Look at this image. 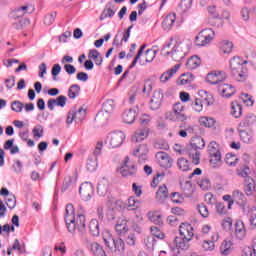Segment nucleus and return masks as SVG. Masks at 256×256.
Segmentation results:
<instances>
[{
    "label": "nucleus",
    "instance_id": "obj_2",
    "mask_svg": "<svg viewBox=\"0 0 256 256\" xmlns=\"http://www.w3.org/2000/svg\"><path fill=\"white\" fill-rule=\"evenodd\" d=\"M244 65H247V61L241 59L239 56H234L230 60L232 77L239 83H245V80L249 77V70Z\"/></svg>",
    "mask_w": 256,
    "mask_h": 256
},
{
    "label": "nucleus",
    "instance_id": "obj_36",
    "mask_svg": "<svg viewBox=\"0 0 256 256\" xmlns=\"http://www.w3.org/2000/svg\"><path fill=\"white\" fill-rule=\"evenodd\" d=\"M233 201L238 203L239 205H245L247 203V198L245 197V194L243 192L236 190L232 194Z\"/></svg>",
    "mask_w": 256,
    "mask_h": 256
},
{
    "label": "nucleus",
    "instance_id": "obj_31",
    "mask_svg": "<svg viewBox=\"0 0 256 256\" xmlns=\"http://www.w3.org/2000/svg\"><path fill=\"white\" fill-rule=\"evenodd\" d=\"M111 7H113V2H108L102 14L100 15V21L107 19V17L111 18L115 15V11Z\"/></svg>",
    "mask_w": 256,
    "mask_h": 256
},
{
    "label": "nucleus",
    "instance_id": "obj_46",
    "mask_svg": "<svg viewBox=\"0 0 256 256\" xmlns=\"http://www.w3.org/2000/svg\"><path fill=\"white\" fill-rule=\"evenodd\" d=\"M191 107L196 113H201L203 111V100L195 98L192 100Z\"/></svg>",
    "mask_w": 256,
    "mask_h": 256
},
{
    "label": "nucleus",
    "instance_id": "obj_12",
    "mask_svg": "<svg viewBox=\"0 0 256 256\" xmlns=\"http://www.w3.org/2000/svg\"><path fill=\"white\" fill-rule=\"evenodd\" d=\"M80 196L82 197L83 201H89L93 197L94 189L93 184L91 182H84L81 184L79 188Z\"/></svg>",
    "mask_w": 256,
    "mask_h": 256
},
{
    "label": "nucleus",
    "instance_id": "obj_5",
    "mask_svg": "<svg viewBox=\"0 0 256 256\" xmlns=\"http://www.w3.org/2000/svg\"><path fill=\"white\" fill-rule=\"evenodd\" d=\"M215 37V32L211 28H206L202 30L195 39V45L197 47H205V45H209L211 41H213Z\"/></svg>",
    "mask_w": 256,
    "mask_h": 256
},
{
    "label": "nucleus",
    "instance_id": "obj_14",
    "mask_svg": "<svg viewBox=\"0 0 256 256\" xmlns=\"http://www.w3.org/2000/svg\"><path fill=\"white\" fill-rule=\"evenodd\" d=\"M186 153L194 165H199V163H201V150L188 144L186 146Z\"/></svg>",
    "mask_w": 256,
    "mask_h": 256
},
{
    "label": "nucleus",
    "instance_id": "obj_22",
    "mask_svg": "<svg viewBox=\"0 0 256 256\" xmlns=\"http://www.w3.org/2000/svg\"><path fill=\"white\" fill-rule=\"evenodd\" d=\"M256 123V116L254 114L247 115L239 124L240 129H249Z\"/></svg>",
    "mask_w": 256,
    "mask_h": 256
},
{
    "label": "nucleus",
    "instance_id": "obj_20",
    "mask_svg": "<svg viewBox=\"0 0 256 256\" xmlns=\"http://www.w3.org/2000/svg\"><path fill=\"white\" fill-rule=\"evenodd\" d=\"M219 93L222 95V97H231L232 95H235V87L231 84H220L218 87Z\"/></svg>",
    "mask_w": 256,
    "mask_h": 256
},
{
    "label": "nucleus",
    "instance_id": "obj_30",
    "mask_svg": "<svg viewBox=\"0 0 256 256\" xmlns=\"http://www.w3.org/2000/svg\"><path fill=\"white\" fill-rule=\"evenodd\" d=\"M188 145L194 147V149H198V151H201V149H205V140L201 136H197L192 138Z\"/></svg>",
    "mask_w": 256,
    "mask_h": 256
},
{
    "label": "nucleus",
    "instance_id": "obj_13",
    "mask_svg": "<svg viewBox=\"0 0 256 256\" xmlns=\"http://www.w3.org/2000/svg\"><path fill=\"white\" fill-rule=\"evenodd\" d=\"M179 233L181 237H184L190 241H192L193 237H195V229L193 228V225L189 223H181L179 226Z\"/></svg>",
    "mask_w": 256,
    "mask_h": 256
},
{
    "label": "nucleus",
    "instance_id": "obj_43",
    "mask_svg": "<svg viewBox=\"0 0 256 256\" xmlns=\"http://www.w3.org/2000/svg\"><path fill=\"white\" fill-rule=\"evenodd\" d=\"M152 91H153V82L149 79L145 80L144 86L142 88V93L144 97H149Z\"/></svg>",
    "mask_w": 256,
    "mask_h": 256
},
{
    "label": "nucleus",
    "instance_id": "obj_39",
    "mask_svg": "<svg viewBox=\"0 0 256 256\" xmlns=\"http://www.w3.org/2000/svg\"><path fill=\"white\" fill-rule=\"evenodd\" d=\"M147 217L149 221H151L155 225H162L163 223V219L161 218V215L158 214V212H148Z\"/></svg>",
    "mask_w": 256,
    "mask_h": 256
},
{
    "label": "nucleus",
    "instance_id": "obj_45",
    "mask_svg": "<svg viewBox=\"0 0 256 256\" xmlns=\"http://www.w3.org/2000/svg\"><path fill=\"white\" fill-rule=\"evenodd\" d=\"M238 131L241 141H243L244 143H251V141H253V137L251 136V134L245 131V128H239Z\"/></svg>",
    "mask_w": 256,
    "mask_h": 256
},
{
    "label": "nucleus",
    "instance_id": "obj_47",
    "mask_svg": "<svg viewBox=\"0 0 256 256\" xmlns=\"http://www.w3.org/2000/svg\"><path fill=\"white\" fill-rule=\"evenodd\" d=\"M32 133H33L34 139H41V137H43L45 133V129L41 124H38L33 128Z\"/></svg>",
    "mask_w": 256,
    "mask_h": 256
},
{
    "label": "nucleus",
    "instance_id": "obj_58",
    "mask_svg": "<svg viewBox=\"0 0 256 256\" xmlns=\"http://www.w3.org/2000/svg\"><path fill=\"white\" fill-rule=\"evenodd\" d=\"M71 187H73V178L71 176H67L64 178V182L62 185V192H65L68 189H71Z\"/></svg>",
    "mask_w": 256,
    "mask_h": 256
},
{
    "label": "nucleus",
    "instance_id": "obj_40",
    "mask_svg": "<svg viewBox=\"0 0 256 256\" xmlns=\"http://www.w3.org/2000/svg\"><path fill=\"white\" fill-rule=\"evenodd\" d=\"M116 232L118 233V235H123L125 233H127L128 231V227H127V221L126 220H121L118 221L116 226H115Z\"/></svg>",
    "mask_w": 256,
    "mask_h": 256
},
{
    "label": "nucleus",
    "instance_id": "obj_16",
    "mask_svg": "<svg viewBox=\"0 0 256 256\" xmlns=\"http://www.w3.org/2000/svg\"><path fill=\"white\" fill-rule=\"evenodd\" d=\"M164 118L167 121H172V123H184V121H187V115H178L173 110L166 112Z\"/></svg>",
    "mask_w": 256,
    "mask_h": 256
},
{
    "label": "nucleus",
    "instance_id": "obj_17",
    "mask_svg": "<svg viewBox=\"0 0 256 256\" xmlns=\"http://www.w3.org/2000/svg\"><path fill=\"white\" fill-rule=\"evenodd\" d=\"M163 101V94L159 91H154L153 96L150 100L149 107L152 111H157L161 107V102Z\"/></svg>",
    "mask_w": 256,
    "mask_h": 256
},
{
    "label": "nucleus",
    "instance_id": "obj_11",
    "mask_svg": "<svg viewBox=\"0 0 256 256\" xmlns=\"http://www.w3.org/2000/svg\"><path fill=\"white\" fill-rule=\"evenodd\" d=\"M227 79V73L224 71H212L206 77V80L210 85H218V83H222Z\"/></svg>",
    "mask_w": 256,
    "mask_h": 256
},
{
    "label": "nucleus",
    "instance_id": "obj_57",
    "mask_svg": "<svg viewBox=\"0 0 256 256\" xmlns=\"http://www.w3.org/2000/svg\"><path fill=\"white\" fill-rule=\"evenodd\" d=\"M6 205L8 209H15L17 205V199L15 198V195L10 194L8 197H6Z\"/></svg>",
    "mask_w": 256,
    "mask_h": 256
},
{
    "label": "nucleus",
    "instance_id": "obj_51",
    "mask_svg": "<svg viewBox=\"0 0 256 256\" xmlns=\"http://www.w3.org/2000/svg\"><path fill=\"white\" fill-rule=\"evenodd\" d=\"M240 99L243 101V103L245 105H247V107H253V97L247 93H242L240 95Z\"/></svg>",
    "mask_w": 256,
    "mask_h": 256
},
{
    "label": "nucleus",
    "instance_id": "obj_38",
    "mask_svg": "<svg viewBox=\"0 0 256 256\" xmlns=\"http://www.w3.org/2000/svg\"><path fill=\"white\" fill-rule=\"evenodd\" d=\"M199 123L200 125H202L203 127H215V118H211V117H207V116H201L199 118Z\"/></svg>",
    "mask_w": 256,
    "mask_h": 256
},
{
    "label": "nucleus",
    "instance_id": "obj_19",
    "mask_svg": "<svg viewBox=\"0 0 256 256\" xmlns=\"http://www.w3.org/2000/svg\"><path fill=\"white\" fill-rule=\"evenodd\" d=\"M177 20V15L175 13H169L162 22V27L164 31H170L175 25V21Z\"/></svg>",
    "mask_w": 256,
    "mask_h": 256
},
{
    "label": "nucleus",
    "instance_id": "obj_37",
    "mask_svg": "<svg viewBox=\"0 0 256 256\" xmlns=\"http://www.w3.org/2000/svg\"><path fill=\"white\" fill-rule=\"evenodd\" d=\"M135 157H145L149 153V148L147 147L146 144H141L138 147L135 148L133 151Z\"/></svg>",
    "mask_w": 256,
    "mask_h": 256
},
{
    "label": "nucleus",
    "instance_id": "obj_52",
    "mask_svg": "<svg viewBox=\"0 0 256 256\" xmlns=\"http://www.w3.org/2000/svg\"><path fill=\"white\" fill-rule=\"evenodd\" d=\"M23 107H25V105L19 100H15L11 103V109L15 113H21V111H23Z\"/></svg>",
    "mask_w": 256,
    "mask_h": 256
},
{
    "label": "nucleus",
    "instance_id": "obj_60",
    "mask_svg": "<svg viewBox=\"0 0 256 256\" xmlns=\"http://www.w3.org/2000/svg\"><path fill=\"white\" fill-rule=\"evenodd\" d=\"M239 161V159H237V156L233 155V154H227L226 155V163L230 166V167H235V165H237V162Z\"/></svg>",
    "mask_w": 256,
    "mask_h": 256
},
{
    "label": "nucleus",
    "instance_id": "obj_3",
    "mask_svg": "<svg viewBox=\"0 0 256 256\" xmlns=\"http://www.w3.org/2000/svg\"><path fill=\"white\" fill-rule=\"evenodd\" d=\"M171 43H167L161 49L160 55L163 57H171L173 61H181L185 59V56L189 53V44L181 42L176 44L171 51L167 50L171 48Z\"/></svg>",
    "mask_w": 256,
    "mask_h": 256
},
{
    "label": "nucleus",
    "instance_id": "obj_41",
    "mask_svg": "<svg viewBox=\"0 0 256 256\" xmlns=\"http://www.w3.org/2000/svg\"><path fill=\"white\" fill-rule=\"evenodd\" d=\"M193 80H194L193 74L189 72L182 74L179 78L180 85H189L193 83Z\"/></svg>",
    "mask_w": 256,
    "mask_h": 256
},
{
    "label": "nucleus",
    "instance_id": "obj_26",
    "mask_svg": "<svg viewBox=\"0 0 256 256\" xmlns=\"http://www.w3.org/2000/svg\"><path fill=\"white\" fill-rule=\"evenodd\" d=\"M235 233L237 239H245V236L247 235V231L245 230V224L243 221L238 220L235 224Z\"/></svg>",
    "mask_w": 256,
    "mask_h": 256
},
{
    "label": "nucleus",
    "instance_id": "obj_6",
    "mask_svg": "<svg viewBox=\"0 0 256 256\" xmlns=\"http://www.w3.org/2000/svg\"><path fill=\"white\" fill-rule=\"evenodd\" d=\"M122 177H137V165L126 157L119 170Z\"/></svg>",
    "mask_w": 256,
    "mask_h": 256
},
{
    "label": "nucleus",
    "instance_id": "obj_25",
    "mask_svg": "<svg viewBox=\"0 0 256 256\" xmlns=\"http://www.w3.org/2000/svg\"><path fill=\"white\" fill-rule=\"evenodd\" d=\"M88 229L93 237H99L101 234V227L99 226V220L92 219L89 222Z\"/></svg>",
    "mask_w": 256,
    "mask_h": 256
},
{
    "label": "nucleus",
    "instance_id": "obj_62",
    "mask_svg": "<svg viewBox=\"0 0 256 256\" xmlns=\"http://www.w3.org/2000/svg\"><path fill=\"white\" fill-rule=\"evenodd\" d=\"M170 198L172 203H177V204L183 203V199H184L183 195L179 194V192H173L170 195Z\"/></svg>",
    "mask_w": 256,
    "mask_h": 256
},
{
    "label": "nucleus",
    "instance_id": "obj_28",
    "mask_svg": "<svg viewBox=\"0 0 256 256\" xmlns=\"http://www.w3.org/2000/svg\"><path fill=\"white\" fill-rule=\"evenodd\" d=\"M98 195L101 197L107 195L109 191V180L107 178H102L101 181L98 183L97 186Z\"/></svg>",
    "mask_w": 256,
    "mask_h": 256
},
{
    "label": "nucleus",
    "instance_id": "obj_21",
    "mask_svg": "<svg viewBox=\"0 0 256 256\" xmlns=\"http://www.w3.org/2000/svg\"><path fill=\"white\" fill-rule=\"evenodd\" d=\"M143 57L145 60H139L140 65H147V63H153L155 57H157V50L148 49L144 52Z\"/></svg>",
    "mask_w": 256,
    "mask_h": 256
},
{
    "label": "nucleus",
    "instance_id": "obj_7",
    "mask_svg": "<svg viewBox=\"0 0 256 256\" xmlns=\"http://www.w3.org/2000/svg\"><path fill=\"white\" fill-rule=\"evenodd\" d=\"M124 141H125V134L122 131L112 132L106 138V142L109 143L112 149L121 147Z\"/></svg>",
    "mask_w": 256,
    "mask_h": 256
},
{
    "label": "nucleus",
    "instance_id": "obj_44",
    "mask_svg": "<svg viewBox=\"0 0 256 256\" xmlns=\"http://www.w3.org/2000/svg\"><path fill=\"white\" fill-rule=\"evenodd\" d=\"M86 115H87V110H85V108L80 107L78 110L74 109V117L76 119V122L81 123V121L85 119Z\"/></svg>",
    "mask_w": 256,
    "mask_h": 256
},
{
    "label": "nucleus",
    "instance_id": "obj_53",
    "mask_svg": "<svg viewBox=\"0 0 256 256\" xmlns=\"http://www.w3.org/2000/svg\"><path fill=\"white\" fill-rule=\"evenodd\" d=\"M55 19H57V12H51L44 17V25H53V23H55Z\"/></svg>",
    "mask_w": 256,
    "mask_h": 256
},
{
    "label": "nucleus",
    "instance_id": "obj_10",
    "mask_svg": "<svg viewBox=\"0 0 256 256\" xmlns=\"http://www.w3.org/2000/svg\"><path fill=\"white\" fill-rule=\"evenodd\" d=\"M156 159L158 161V165L163 167V169H171L173 167V158L167 152H157Z\"/></svg>",
    "mask_w": 256,
    "mask_h": 256
},
{
    "label": "nucleus",
    "instance_id": "obj_15",
    "mask_svg": "<svg viewBox=\"0 0 256 256\" xmlns=\"http://www.w3.org/2000/svg\"><path fill=\"white\" fill-rule=\"evenodd\" d=\"M139 108H131L129 110L124 111L122 114V120L127 123L128 125H131V123H135V119H137V115Z\"/></svg>",
    "mask_w": 256,
    "mask_h": 256
},
{
    "label": "nucleus",
    "instance_id": "obj_8",
    "mask_svg": "<svg viewBox=\"0 0 256 256\" xmlns=\"http://www.w3.org/2000/svg\"><path fill=\"white\" fill-rule=\"evenodd\" d=\"M208 153L210 156V164L212 167H217L218 163H221V152L219 151V146L216 142H211L208 145Z\"/></svg>",
    "mask_w": 256,
    "mask_h": 256
},
{
    "label": "nucleus",
    "instance_id": "obj_1",
    "mask_svg": "<svg viewBox=\"0 0 256 256\" xmlns=\"http://www.w3.org/2000/svg\"><path fill=\"white\" fill-rule=\"evenodd\" d=\"M66 227L72 235H75L78 231L79 235H85V210L80 206V212L75 215V208L73 204H68L66 206V212L64 216Z\"/></svg>",
    "mask_w": 256,
    "mask_h": 256
},
{
    "label": "nucleus",
    "instance_id": "obj_64",
    "mask_svg": "<svg viewBox=\"0 0 256 256\" xmlns=\"http://www.w3.org/2000/svg\"><path fill=\"white\" fill-rule=\"evenodd\" d=\"M250 213V225L251 227H256V208L252 207L249 210Z\"/></svg>",
    "mask_w": 256,
    "mask_h": 256
},
{
    "label": "nucleus",
    "instance_id": "obj_24",
    "mask_svg": "<svg viewBox=\"0 0 256 256\" xmlns=\"http://www.w3.org/2000/svg\"><path fill=\"white\" fill-rule=\"evenodd\" d=\"M148 135H149V130L147 128L138 129L134 133L132 137V141L134 143H139L140 141H144V139H147Z\"/></svg>",
    "mask_w": 256,
    "mask_h": 256
},
{
    "label": "nucleus",
    "instance_id": "obj_54",
    "mask_svg": "<svg viewBox=\"0 0 256 256\" xmlns=\"http://www.w3.org/2000/svg\"><path fill=\"white\" fill-rule=\"evenodd\" d=\"M11 251H18L20 253H23V249L21 248V244L19 243L18 239H15L11 247H8L7 249V255H11Z\"/></svg>",
    "mask_w": 256,
    "mask_h": 256
},
{
    "label": "nucleus",
    "instance_id": "obj_34",
    "mask_svg": "<svg viewBox=\"0 0 256 256\" xmlns=\"http://www.w3.org/2000/svg\"><path fill=\"white\" fill-rule=\"evenodd\" d=\"M127 207L128 211H137L141 207V202L135 196H131L128 198Z\"/></svg>",
    "mask_w": 256,
    "mask_h": 256
},
{
    "label": "nucleus",
    "instance_id": "obj_49",
    "mask_svg": "<svg viewBox=\"0 0 256 256\" xmlns=\"http://www.w3.org/2000/svg\"><path fill=\"white\" fill-rule=\"evenodd\" d=\"M97 158H89L86 163L87 171L93 173V171H97Z\"/></svg>",
    "mask_w": 256,
    "mask_h": 256
},
{
    "label": "nucleus",
    "instance_id": "obj_29",
    "mask_svg": "<svg viewBox=\"0 0 256 256\" xmlns=\"http://www.w3.org/2000/svg\"><path fill=\"white\" fill-rule=\"evenodd\" d=\"M244 191L248 197H251L255 193V180L253 178L245 179Z\"/></svg>",
    "mask_w": 256,
    "mask_h": 256
},
{
    "label": "nucleus",
    "instance_id": "obj_9",
    "mask_svg": "<svg viewBox=\"0 0 256 256\" xmlns=\"http://www.w3.org/2000/svg\"><path fill=\"white\" fill-rule=\"evenodd\" d=\"M114 110L115 102L113 100H107L103 103L102 111L98 112V114L96 115V119L101 121L103 117H105V121H107V119H109V114L113 113Z\"/></svg>",
    "mask_w": 256,
    "mask_h": 256
},
{
    "label": "nucleus",
    "instance_id": "obj_42",
    "mask_svg": "<svg viewBox=\"0 0 256 256\" xmlns=\"http://www.w3.org/2000/svg\"><path fill=\"white\" fill-rule=\"evenodd\" d=\"M220 51H222V53H231V51H233V42L229 40L220 42Z\"/></svg>",
    "mask_w": 256,
    "mask_h": 256
},
{
    "label": "nucleus",
    "instance_id": "obj_56",
    "mask_svg": "<svg viewBox=\"0 0 256 256\" xmlns=\"http://www.w3.org/2000/svg\"><path fill=\"white\" fill-rule=\"evenodd\" d=\"M197 209H198V212L201 215V217H203L204 219L209 217V208H207V206L205 204H203V203L198 204Z\"/></svg>",
    "mask_w": 256,
    "mask_h": 256
},
{
    "label": "nucleus",
    "instance_id": "obj_23",
    "mask_svg": "<svg viewBox=\"0 0 256 256\" xmlns=\"http://www.w3.org/2000/svg\"><path fill=\"white\" fill-rule=\"evenodd\" d=\"M191 240L184 238L183 236H176L174 239V245L176 249H182L183 251H187L189 249V242Z\"/></svg>",
    "mask_w": 256,
    "mask_h": 256
},
{
    "label": "nucleus",
    "instance_id": "obj_59",
    "mask_svg": "<svg viewBox=\"0 0 256 256\" xmlns=\"http://www.w3.org/2000/svg\"><path fill=\"white\" fill-rule=\"evenodd\" d=\"M150 231L153 237H157V239H165V234L161 232V230L157 226L150 227Z\"/></svg>",
    "mask_w": 256,
    "mask_h": 256
},
{
    "label": "nucleus",
    "instance_id": "obj_35",
    "mask_svg": "<svg viewBox=\"0 0 256 256\" xmlns=\"http://www.w3.org/2000/svg\"><path fill=\"white\" fill-rule=\"evenodd\" d=\"M231 115L235 117V119H239L243 113V108L237 102L231 103Z\"/></svg>",
    "mask_w": 256,
    "mask_h": 256
},
{
    "label": "nucleus",
    "instance_id": "obj_27",
    "mask_svg": "<svg viewBox=\"0 0 256 256\" xmlns=\"http://www.w3.org/2000/svg\"><path fill=\"white\" fill-rule=\"evenodd\" d=\"M180 67L181 66L179 64H177L174 67H172L170 70L164 72L160 76V82L161 83H167V81H169V79H171V77H173V75H175V73H177V71H179Z\"/></svg>",
    "mask_w": 256,
    "mask_h": 256
},
{
    "label": "nucleus",
    "instance_id": "obj_48",
    "mask_svg": "<svg viewBox=\"0 0 256 256\" xmlns=\"http://www.w3.org/2000/svg\"><path fill=\"white\" fill-rule=\"evenodd\" d=\"M177 166L179 167L180 171H189V169H191L189 160L185 159L184 157L177 160Z\"/></svg>",
    "mask_w": 256,
    "mask_h": 256
},
{
    "label": "nucleus",
    "instance_id": "obj_33",
    "mask_svg": "<svg viewBox=\"0 0 256 256\" xmlns=\"http://www.w3.org/2000/svg\"><path fill=\"white\" fill-rule=\"evenodd\" d=\"M81 93V86L79 84H72L68 89L69 99H77Z\"/></svg>",
    "mask_w": 256,
    "mask_h": 256
},
{
    "label": "nucleus",
    "instance_id": "obj_50",
    "mask_svg": "<svg viewBox=\"0 0 256 256\" xmlns=\"http://www.w3.org/2000/svg\"><path fill=\"white\" fill-rule=\"evenodd\" d=\"M242 256H256V239L253 241L252 248L247 247L243 250Z\"/></svg>",
    "mask_w": 256,
    "mask_h": 256
},
{
    "label": "nucleus",
    "instance_id": "obj_55",
    "mask_svg": "<svg viewBox=\"0 0 256 256\" xmlns=\"http://www.w3.org/2000/svg\"><path fill=\"white\" fill-rule=\"evenodd\" d=\"M231 241H224L220 247L222 255H229L231 253Z\"/></svg>",
    "mask_w": 256,
    "mask_h": 256
},
{
    "label": "nucleus",
    "instance_id": "obj_63",
    "mask_svg": "<svg viewBox=\"0 0 256 256\" xmlns=\"http://www.w3.org/2000/svg\"><path fill=\"white\" fill-rule=\"evenodd\" d=\"M202 249H204V251H213V249H215V243L210 240H204L202 243Z\"/></svg>",
    "mask_w": 256,
    "mask_h": 256
},
{
    "label": "nucleus",
    "instance_id": "obj_18",
    "mask_svg": "<svg viewBox=\"0 0 256 256\" xmlns=\"http://www.w3.org/2000/svg\"><path fill=\"white\" fill-rule=\"evenodd\" d=\"M167 197H169V189L167 188V185L162 184L156 192V200L158 203H163L164 201H167Z\"/></svg>",
    "mask_w": 256,
    "mask_h": 256
},
{
    "label": "nucleus",
    "instance_id": "obj_4",
    "mask_svg": "<svg viewBox=\"0 0 256 256\" xmlns=\"http://www.w3.org/2000/svg\"><path fill=\"white\" fill-rule=\"evenodd\" d=\"M102 239L105 246L109 249L110 253L121 255L125 252V242L121 238H114L109 230L102 233Z\"/></svg>",
    "mask_w": 256,
    "mask_h": 256
},
{
    "label": "nucleus",
    "instance_id": "obj_61",
    "mask_svg": "<svg viewBox=\"0 0 256 256\" xmlns=\"http://www.w3.org/2000/svg\"><path fill=\"white\" fill-rule=\"evenodd\" d=\"M174 112H176L178 115H185L183 112L185 111V105L181 102H177L173 105Z\"/></svg>",
    "mask_w": 256,
    "mask_h": 256
},
{
    "label": "nucleus",
    "instance_id": "obj_32",
    "mask_svg": "<svg viewBox=\"0 0 256 256\" xmlns=\"http://www.w3.org/2000/svg\"><path fill=\"white\" fill-rule=\"evenodd\" d=\"M201 66V58L199 56H192L186 62V67L189 70L197 69Z\"/></svg>",
    "mask_w": 256,
    "mask_h": 256
}]
</instances>
